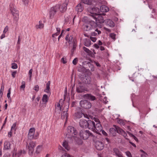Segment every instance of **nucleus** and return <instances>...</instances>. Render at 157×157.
Listing matches in <instances>:
<instances>
[{
	"label": "nucleus",
	"mask_w": 157,
	"mask_h": 157,
	"mask_svg": "<svg viewBox=\"0 0 157 157\" xmlns=\"http://www.w3.org/2000/svg\"><path fill=\"white\" fill-rule=\"evenodd\" d=\"M113 128H110L109 130V134L110 136H115L117 133L124 137L127 136V134L125 132L118 126L113 125Z\"/></svg>",
	"instance_id": "nucleus-1"
},
{
	"label": "nucleus",
	"mask_w": 157,
	"mask_h": 157,
	"mask_svg": "<svg viewBox=\"0 0 157 157\" xmlns=\"http://www.w3.org/2000/svg\"><path fill=\"white\" fill-rule=\"evenodd\" d=\"M67 137H78V135L76 129L71 126H68L65 134Z\"/></svg>",
	"instance_id": "nucleus-2"
},
{
	"label": "nucleus",
	"mask_w": 157,
	"mask_h": 157,
	"mask_svg": "<svg viewBox=\"0 0 157 157\" xmlns=\"http://www.w3.org/2000/svg\"><path fill=\"white\" fill-rule=\"evenodd\" d=\"M97 26L96 23L94 21H91L83 24V29L84 31H88L92 29H95Z\"/></svg>",
	"instance_id": "nucleus-3"
},
{
	"label": "nucleus",
	"mask_w": 157,
	"mask_h": 157,
	"mask_svg": "<svg viewBox=\"0 0 157 157\" xmlns=\"http://www.w3.org/2000/svg\"><path fill=\"white\" fill-rule=\"evenodd\" d=\"M29 149V154L30 155H32L34 151V148L36 146L35 142L33 141L30 138H28L27 141Z\"/></svg>",
	"instance_id": "nucleus-4"
},
{
	"label": "nucleus",
	"mask_w": 157,
	"mask_h": 157,
	"mask_svg": "<svg viewBox=\"0 0 157 157\" xmlns=\"http://www.w3.org/2000/svg\"><path fill=\"white\" fill-rule=\"evenodd\" d=\"M10 8L11 12L14 17V19L17 21L19 18L18 11L16 9L15 7L13 4L10 5Z\"/></svg>",
	"instance_id": "nucleus-5"
},
{
	"label": "nucleus",
	"mask_w": 157,
	"mask_h": 157,
	"mask_svg": "<svg viewBox=\"0 0 157 157\" xmlns=\"http://www.w3.org/2000/svg\"><path fill=\"white\" fill-rule=\"evenodd\" d=\"M69 0H65L64 2L62 5L60 4H58L56 5L59 6V7L58 9V11H59L60 12L64 13L67 10V6L69 3Z\"/></svg>",
	"instance_id": "nucleus-6"
},
{
	"label": "nucleus",
	"mask_w": 157,
	"mask_h": 157,
	"mask_svg": "<svg viewBox=\"0 0 157 157\" xmlns=\"http://www.w3.org/2000/svg\"><path fill=\"white\" fill-rule=\"evenodd\" d=\"M69 103H67V104L64 106V110L61 114V118L62 119H65V124L66 123L67 120L68 114L67 112L68 111V109L69 108Z\"/></svg>",
	"instance_id": "nucleus-7"
},
{
	"label": "nucleus",
	"mask_w": 157,
	"mask_h": 157,
	"mask_svg": "<svg viewBox=\"0 0 157 157\" xmlns=\"http://www.w3.org/2000/svg\"><path fill=\"white\" fill-rule=\"evenodd\" d=\"M80 104L81 107L86 109H89L92 107L91 103L86 100L81 101L80 102Z\"/></svg>",
	"instance_id": "nucleus-8"
},
{
	"label": "nucleus",
	"mask_w": 157,
	"mask_h": 157,
	"mask_svg": "<svg viewBox=\"0 0 157 157\" xmlns=\"http://www.w3.org/2000/svg\"><path fill=\"white\" fill-rule=\"evenodd\" d=\"M80 137H89L90 136H93L92 134L90 132L89 130H81L79 134Z\"/></svg>",
	"instance_id": "nucleus-9"
},
{
	"label": "nucleus",
	"mask_w": 157,
	"mask_h": 157,
	"mask_svg": "<svg viewBox=\"0 0 157 157\" xmlns=\"http://www.w3.org/2000/svg\"><path fill=\"white\" fill-rule=\"evenodd\" d=\"M93 18L96 21L98 22L102 23L105 22V21L104 20L103 17L100 14H93Z\"/></svg>",
	"instance_id": "nucleus-10"
},
{
	"label": "nucleus",
	"mask_w": 157,
	"mask_h": 157,
	"mask_svg": "<svg viewBox=\"0 0 157 157\" xmlns=\"http://www.w3.org/2000/svg\"><path fill=\"white\" fill-rule=\"evenodd\" d=\"M59 7V5H56L51 8L49 13L50 18H52L53 17L54 15L58 11V9Z\"/></svg>",
	"instance_id": "nucleus-11"
},
{
	"label": "nucleus",
	"mask_w": 157,
	"mask_h": 157,
	"mask_svg": "<svg viewBox=\"0 0 157 157\" xmlns=\"http://www.w3.org/2000/svg\"><path fill=\"white\" fill-rule=\"evenodd\" d=\"M86 89L84 86L82 85L79 83L78 85L77 86L76 88V91L78 93L84 92L85 91H87Z\"/></svg>",
	"instance_id": "nucleus-12"
},
{
	"label": "nucleus",
	"mask_w": 157,
	"mask_h": 157,
	"mask_svg": "<svg viewBox=\"0 0 157 157\" xmlns=\"http://www.w3.org/2000/svg\"><path fill=\"white\" fill-rule=\"evenodd\" d=\"M83 97L85 99L91 101H94L96 100L95 97L92 95L91 94H87L83 96Z\"/></svg>",
	"instance_id": "nucleus-13"
},
{
	"label": "nucleus",
	"mask_w": 157,
	"mask_h": 157,
	"mask_svg": "<svg viewBox=\"0 0 157 157\" xmlns=\"http://www.w3.org/2000/svg\"><path fill=\"white\" fill-rule=\"evenodd\" d=\"M95 146L98 150H101L104 148V145L101 142L97 141L95 142Z\"/></svg>",
	"instance_id": "nucleus-14"
},
{
	"label": "nucleus",
	"mask_w": 157,
	"mask_h": 157,
	"mask_svg": "<svg viewBox=\"0 0 157 157\" xmlns=\"http://www.w3.org/2000/svg\"><path fill=\"white\" fill-rule=\"evenodd\" d=\"M102 127L101 125L99 123H97L96 124H95L94 128L93 130H95L97 133L98 134H100L99 132L101 131L102 130Z\"/></svg>",
	"instance_id": "nucleus-15"
},
{
	"label": "nucleus",
	"mask_w": 157,
	"mask_h": 157,
	"mask_svg": "<svg viewBox=\"0 0 157 157\" xmlns=\"http://www.w3.org/2000/svg\"><path fill=\"white\" fill-rule=\"evenodd\" d=\"M79 125L80 127L83 128H87L88 123V121L85 120H81L79 122Z\"/></svg>",
	"instance_id": "nucleus-16"
},
{
	"label": "nucleus",
	"mask_w": 157,
	"mask_h": 157,
	"mask_svg": "<svg viewBox=\"0 0 157 157\" xmlns=\"http://www.w3.org/2000/svg\"><path fill=\"white\" fill-rule=\"evenodd\" d=\"M88 123L87 128L89 129H92L93 130L95 126V122L93 121L90 120H88Z\"/></svg>",
	"instance_id": "nucleus-17"
},
{
	"label": "nucleus",
	"mask_w": 157,
	"mask_h": 157,
	"mask_svg": "<svg viewBox=\"0 0 157 157\" xmlns=\"http://www.w3.org/2000/svg\"><path fill=\"white\" fill-rule=\"evenodd\" d=\"M113 153L118 157H124L122 152L117 148L113 149Z\"/></svg>",
	"instance_id": "nucleus-18"
},
{
	"label": "nucleus",
	"mask_w": 157,
	"mask_h": 157,
	"mask_svg": "<svg viewBox=\"0 0 157 157\" xmlns=\"http://www.w3.org/2000/svg\"><path fill=\"white\" fill-rule=\"evenodd\" d=\"M105 23L109 27H113L114 26L115 24L114 22L111 20L107 19L105 21Z\"/></svg>",
	"instance_id": "nucleus-19"
},
{
	"label": "nucleus",
	"mask_w": 157,
	"mask_h": 157,
	"mask_svg": "<svg viewBox=\"0 0 157 157\" xmlns=\"http://www.w3.org/2000/svg\"><path fill=\"white\" fill-rule=\"evenodd\" d=\"M68 42L69 43V44H76V40L73 38V36L72 35L70 36L69 37Z\"/></svg>",
	"instance_id": "nucleus-20"
},
{
	"label": "nucleus",
	"mask_w": 157,
	"mask_h": 157,
	"mask_svg": "<svg viewBox=\"0 0 157 157\" xmlns=\"http://www.w3.org/2000/svg\"><path fill=\"white\" fill-rule=\"evenodd\" d=\"M85 80L83 81V82L88 84L91 83V80L90 77L89 76H86L84 77Z\"/></svg>",
	"instance_id": "nucleus-21"
},
{
	"label": "nucleus",
	"mask_w": 157,
	"mask_h": 157,
	"mask_svg": "<svg viewBox=\"0 0 157 157\" xmlns=\"http://www.w3.org/2000/svg\"><path fill=\"white\" fill-rule=\"evenodd\" d=\"M84 9L83 6L82 5L81 3L78 4L76 6L75 8V10L78 12H82Z\"/></svg>",
	"instance_id": "nucleus-22"
},
{
	"label": "nucleus",
	"mask_w": 157,
	"mask_h": 157,
	"mask_svg": "<svg viewBox=\"0 0 157 157\" xmlns=\"http://www.w3.org/2000/svg\"><path fill=\"white\" fill-rule=\"evenodd\" d=\"M87 10L90 13V15L92 17L93 14V13L95 14H97L96 13L94 12L95 11V8H94V7H89L87 8Z\"/></svg>",
	"instance_id": "nucleus-23"
},
{
	"label": "nucleus",
	"mask_w": 157,
	"mask_h": 157,
	"mask_svg": "<svg viewBox=\"0 0 157 157\" xmlns=\"http://www.w3.org/2000/svg\"><path fill=\"white\" fill-rule=\"evenodd\" d=\"M100 10L102 12H107L109 10V8L105 6H101L100 7Z\"/></svg>",
	"instance_id": "nucleus-24"
},
{
	"label": "nucleus",
	"mask_w": 157,
	"mask_h": 157,
	"mask_svg": "<svg viewBox=\"0 0 157 157\" xmlns=\"http://www.w3.org/2000/svg\"><path fill=\"white\" fill-rule=\"evenodd\" d=\"M50 81H48L47 83L46 84V88L45 90H44V92L48 93H50Z\"/></svg>",
	"instance_id": "nucleus-25"
},
{
	"label": "nucleus",
	"mask_w": 157,
	"mask_h": 157,
	"mask_svg": "<svg viewBox=\"0 0 157 157\" xmlns=\"http://www.w3.org/2000/svg\"><path fill=\"white\" fill-rule=\"evenodd\" d=\"M78 71L81 72H84L86 71V69L83 66L80 65L78 67Z\"/></svg>",
	"instance_id": "nucleus-26"
},
{
	"label": "nucleus",
	"mask_w": 157,
	"mask_h": 157,
	"mask_svg": "<svg viewBox=\"0 0 157 157\" xmlns=\"http://www.w3.org/2000/svg\"><path fill=\"white\" fill-rule=\"evenodd\" d=\"M35 128H31L29 130L28 136L29 137H31L34 135L35 132Z\"/></svg>",
	"instance_id": "nucleus-27"
},
{
	"label": "nucleus",
	"mask_w": 157,
	"mask_h": 157,
	"mask_svg": "<svg viewBox=\"0 0 157 157\" xmlns=\"http://www.w3.org/2000/svg\"><path fill=\"white\" fill-rule=\"evenodd\" d=\"M44 27V24L42 23V22L41 21H39V24L36 25V29H42Z\"/></svg>",
	"instance_id": "nucleus-28"
},
{
	"label": "nucleus",
	"mask_w": 157,
	"mask_h": 157,
	"mask_svg": "<svg viewBox=\"0 0 157 157\" xmlns=\"http://www.w3.org/2000/svg\"><path fill=\"white\" fill-rule=\"evenodd\" d=\"M56 29L57 31V32L54 34H53L52 35V37L53 38L55 37L56 36H58L59 34L60 31V29L59 28H56Z\"/></svg>",
	"instance_id": "nucleus-29"
},
{
	"label": "nucleus",
	"mask_w": 157,
	"mask_h": 157,
	"mask_svg": "<svg viewBox=\"0 0 157 157\" xmlns=\"http://www.w3.org/2000/svg\"><path fill=\"white\" fill-rule=\"evenodd\" d=\"M4 148L6 150H8L10 148V144L9 142H6L4 143Z\"/></svg>",
	"instance_id": "nucleus-30"
},
{
	"label": "nucleus",
	"mask_w": 157,
	"mask_h": 157,
	"mask_svg": "<svg viewBox=\"0 0 157 157\" xmlns=\"http://www.w3.org/2000/svg\"><path fill=\"white\" fill-rule=\"evenodd\" d=\"M62 145L67 150H68L69 149V147L68 145V142L66 141H65L63 143Z\"/></svg>",
	"instance_id": "nucleus-31"
},
{
	"label": "nucleus",
	"mask_w": 157,
	"mask_h": 157,
	"mask_svg": "<svg viewBox=\"0 0 157 157\" xmlns=\"http://www.w3.org/2000/svg\"><path fill=\"white\" fill-rule=\"evenodd\" d=\"M76 143L78 145L82 144V141L80 138H75Z\"/></svg>",
	"instance_id": "nucleus-32"
},
{
	"label": "nucleus",
	"mask_w": 157,
	"mask_h": 157,
	"mask_svg": "<svg viewBox=\"0 0 157 157\" xmlns=\"http://www.w3.org/2000/svg\"><path fill=\"white\" fill-rule=\"evenodd\" d=\"M82 2L85 4L91 5L92 3L91 0H81Z\"/></svg>",
	"instance_id": "nucleus-33"
},
{
	"label": "nucleus",
	"mask_w": 157,
	"mask_h": 157,
	"mask_svg": "<svg viewBox=\"0 0 157 157\" xmlns=\"http://www.w3.org/2000/svg\"><path fill=\"white\" fill-rule=\"evenodd\" d=\"M42 101L43 102H45V103H46L48 101V97L46 94H44L43 95L42 98Z\"/></svg>",
	"instance_id": "nucleus-34"
},
{
	"label": "nucleus",
	"mask_w": 157,
	"mask_h": 157,
	"mask_svg": "<svg viewBox=\"0 0 157 157\" xmlns=\"http://www.w3.org/2000/svg\"><path fill=\"white\" fill-rule=\"evenodd\" d=\"M91 45V41L90 40H86L84 42V45L86 47H89Z\"/></svg>",
	"instance_id": "nucleus-35"
},
{
	"label": "nucleus",
	"mask_w": 157,
	"mask_h": 157,
	"mask_svg": "<svg viewBox=\"0 0 157 157\" xmlns=\"http://www.w3.org/2000/svg\"><path fill=\"white\" fill-rule=\"evenodd\" d=\"M63 100L62 99H61L59 100V103H57V105H56L57 107L59 108V109L60 110H61V106H60V104H62V103L63 102Z\"/></svg>",
	"instance_id": "nucleus-36"
},
{
	"label": "nucleus",
	"mask_w": 157,
	"mask_h": 157,
	"mask_svg": "<svg viewBox=\"0 0 157 157\" xmlns=\"http://www.w3.org/2000/svg\"><path fill=\"white\" fill-rule=\"evenodd\" d=\"M42 146L39 145L38 146L37 148L36 151V153H39L42 150Z\"/></svg>",
	"instance_id": "nucleus-37"
},
{
	"label": "nucleus",
	"mask_w": 157,
	"mask_h": 157,
	"mask_svg": "<svg viewBox=\"0 0 157 157\" xmlns=\"http://www.w3.org/2000/svg\"><path fill=\"white\" fill-rule=\"evenodd\" d=\"M83 49L88 54H91L92 52L89 49L85 47H83Z\"/></svg>",
	"instance_id": "nucleus-38"
},
{
	"label": "nucleus",
	"mask_w": 157,
	"mask_h": 157,
	"mask_svg": "<svg viewBox=\"0 0 157 157\" xmlns=\"http://www.w3.org/2000/svg\"><path fill=\"white\" fill-rule=\"evenodd\" d=\"M76 44H74L73 45L72 49L71 50V53L72 55L74 53V51L76 49Z\"/></svg>",
	"instance_id": "nucleus-39"
},
{
	"label": "nucleus",
	"mask_w": 157,
	"mask_h": 157,
	"mask_svg": "<svg viewBox=\"0 0 157 157\" xmlns=\"http://www.w3.org/2000/svg\"><path fill=\"white\" fill-rule=\"evenodd\" d=\"M117 122L119 124H120L121 125H124L125 124V123L124 121L121 119H118Z\"/></svg>",
	"instance_id": "nucleus-40"
},
{
	"label": "nucleus",
	"mask_w": 157,
	"mask_h": 157,
	"mask_svg": "<svg viewBox=\"0 0 157 157\" xmlns=\"http://www.w3.org/2000/svg\"><path fill=\"white\" fill-rule=\"evenodd\" d=\"M83 114L82 113L77 112L76 114V117L78 118H80L82 117Z\"/></svg>",
	"instance_id": "nucleus-41"
},
{
	"label": "nucleus",
	"mask_w": 157,
	"mask_h": 157,
	"mask_svg": "<svg viewBox=\"0 0 157 157\" xmlns=\"http://www.w3.org/2000/svg\"><path fill=\"white\" fill-rule=\"evenodd\" d=\"M11 68L13 69H16L17 68V64L14 63H12Z\"/></svg>",
	"instance_id": "nucleus-42"
},
{
	"label": "nucleus",
	"mask_w": 157,
	"mask_h": 157,
	"mask_svg": "<svg viewBox=\"0 0 157 157\" xmlns=\"http://www.w3.org/2000/svg\"><path fill=\"white\" fill-rule=\"evenodd\" d=\"M16 123H14L11 127V131H15V127L16 126Z\"/></svg>",
	"instance_id": "nucleus-43"
},
{
	"label": "nucleus",
	"mask_w": 157,
	"mask_h": 157,
	"mask_svg": "<svg viewBox=\"0 0 157 157\" xmlns=\"http://www.w3.org/2000/svg\"><path fill=\"white\" fill-rule=\"evenodd\" d=\"M21 85L20 86V88L21 89H23V90L25 87V81H22L21 82Z\"/></svg>",
	"instance_id": "nucleus-44"
},
{
	"label": "nucleus",
	"mask_w": 157,
	"mask_h": 157,
	"mask_svg": "<svg viewBox=\"0 0 157 157\" xmlns=\"http://www.w3.org/2000/svg\"><path fill=\"white\" fill-rule=\"evenodd\" d=\"M10 89L11 88H10L8 91V93L7 94V97L9 99L11 100V98L10 97Z\"/></svg>",
	"instance_id": "nucleus-45"
},
{
	"label": "nucleus",
	"mask_w": 157,
	"mask_h": 157,
	"mask_svg": "<svg viewBox=\"0 0 157 157\" xmlns=\"http://www.w3.org/2000/svg\"><path fill=\"white\" fill-rule=\"evenodd\" d=\"M116 35L113 33H111L110 34V36L113 40H114L115 39Z\"/></svg>",
	"instance_id": "nucleus-46"
},
{
	"label": "nucleus",
	"mask_w": 157,
	"mask_h": 157,
	"mask_svg": "<svg viewBox=\"0 0 157 157\" xmlns=\"http://www.w3.org/2000/svg\"><path fill=\"white\" fill-rule=\"evenodd\" d=\"M97 27L95 29H94L95 30V32H97L98 33V35H99L101 33V32L100 30H98V29L97 28Z\"/></svg>",
	"instance_id": "nucleus-47"
},
{
	"label": "nucleus",
	"mask_w": 157,
	"mask_h": 157,
	"mask_svg": "<svg viewBox=\"0 0 157 157\" xmlns=\"http://www.w3.org/2000/svg\"><path fill=\"white\" fill-rule=\"evenodd\" d=\"M22 151L21 150H20L19 152L15 154V155L17 156L18 157L20 156L22 153Z\"/></svg>",
	"instance_id": "nucleus-48"
},
{
	"label": "nucleus",
	"mask_w": 157,
	"mask_h": 157,
	"mask_svg": "<svg viewBox=\"0 0 157 157\" xmlns=\"http://www.w3.org/2000/svg\"><path fill=\"white\" fill-rule=\"evenodd\" d=\"M4 85H2L1 87V89L0 90V94L2 96V95L3 94V92L4 90Z\"/></svg>",
	"instance_id": "nucleus-49"
},
{
	"label": "nucleus",
	"mask_w": 157,
	"mask_h": 157,
	"mask_svg": "<svg viewBox=\"0 0 157 157\" xmlns=\"http://www.w3.org/2000/svg\"><path fill=\"white\" fill-rule=\"evenodd\" d=\"M79 75L80 80L82 81V82H83V81H84V80H85L84 75Z\"/></svg>",
	"instance_id": "nucleus-50"
},
{
	"label": "nucleus",
	"mask_w": 157,
	"mask_h": 157,
	"mask_svg": "<svg viewBox=\"0 0 157 157\" xmlns=\"http://www.w3.org/2000/svg\"><path fill=\"white\" fill-rule=\"evenodd\" d=\"M78 61V59L77 58H75L73 61L72 63L74 65H76Z\"/></svg>",
	"instance_id": "nucleus-51"
},
{
	"label": "nucleus",
	"mask_w": 157,
	"mask_h": 157,
	"mask_svg": "<svg viewBox=\"0 0 157 157\" xmlns=\"http://www.w3.org/2000/svg\"><path fill=\"white\" fill-rule=\"evenodd\" d=\"M126 155L128 157H132L131 153L129 151H127L125 152Z\"/></svg>",
	"instance_id": "nucleus-52"
},
{
	"label": "nucleus",
	"mask_w": 157,
	"mask_h": 157,
	"mask_svg": "<svg viewBox=\"0 0 157 157\" xmlns=\"http://www.w3.org/2000/svg\"><path fill=\"white\" fill-rule=\"evenodd\" d=\"M33 90L36 91H38L39 90V86L38 85L35 86L33 88Z\"/></svg>",
	"instance_id": "nucleus-53"
},
{
	"label": "nucleus",
	"mask_w": 157,
	"mask_h": 157,
	"mask_svg": "<svg viewBox=\"0 0 157 157\" xmlns=\"http://www.w3.org/2000/svg\"><path fill=\"white\" fill-rule=\"evenodd\" d=\"M17 73V72L16 71L12 72L11 74L12 77L13 78H15Z\"/></svg>",
	"instance_id": "nucleus-54"
},
{
	"label": "nucleus",
	"mask_w": 157,
	"mask_h": 157,
	"mask_svg": "<svg viewBox=\"0 0 157 157\" xmlns=\"http://www.w3.org/2000/svg\"><path fill=\"white\" fill-rule=\"evenodd\" d=\"M61 62L64 64L66 63H67L66 59L63 57L61 59Z\"/></svg>",
	"instance_id": "nucleus-55"
},
{
	"label": "nucleus",
	"mask_w": 157,
	"mask_h": 157,
	"mask_svg": "<svg viewBox=\"0 0 157 157\" xmlns=\"http://www.w3.org/2000/svg\"><path fill=\"white\" fill-rule=\"evenodd\" d=\"M8 27L7 26H6L4 29L3 30V33H6V32L8 31Z\"/></svg>",
	"instance_id": "nucleus-56"
},
{
	"label": "nucleus",
	"mask_w": 157,
	"mask_h": 157,
	"mask_svg": "<svg viewBox=\"0 0 157 157\" xmlns=\"http://www.w3.org/2000/svg\"><path fill=\"white\" fill-rule=\"evenodd\" d=\"M90 39L91 41L94 42L96 41V38L95 37H90Z\"/></svg>",
	"instance_id": "nucleus-57"
},
{
	"label": "nucleus",
	"mask_w": 157,
	"mask_h": 157,
	"mask_svg": "<svg viewBox=\"0 0 157 157\" xmlns=\"http://www.w3.org/2000/svg\"><path fill=\"white\" fill-rule=\"evenodd\" d=\"M127 133L128 134V135H129V136L132 137H135V138L136 137L133 134H132V133H131L130 132H127Z\"/></svg>",
	"instance_id": "nucleus-58"
},
{
	"label": "nucleus",
	"mask_w": 157,
	"mask_h": 157,
	"mask_svg": "<svg viewBox=\"0 0 157 157\" xmlns=\"http://www.w3.org/2000/svg\"><path fill=\"white\" fill-rule=\"evenodd\" d=\"M98 34V33H96L94 31V32H93L91 33V36H95L97 35Z\"/></svg>",
	"instance_id": "nucleus-59"
},
{
	"label": "nucleus",
	"mask_w": 157,
	"mask_h": 157,
	"mask_svg": "<svg viewBox=\"0 0 157 157\" xmlns=\"http://www.w3.org/2000/svg\"><path fill=\"white\" fill-rule=\"evenodd\" d=\"M29 0H22L23 2H24L25 5H26L28 4Z\"/></svg>",
	"instance_id": "nucleus-60"
},
{
	"label": "nucleus",
	"mask_w": 157,
	"mask_h": 157,
	"mask_svg": "<svg viewBox=\"0 0 157 157\" xmlns=\"http://www.w3.org/2000/svg\"><path fill=\"white\" fill-rule=\"evenodd\" d=\"M102 133V134L105 136H107V134L103 130H101Z\"/></svg>",
	"instance_id": "nucleus-61"
},
{
	"label": "nucleus",
	"mask_w": 157,
	"mask_h": 157,
	"mask_svg": "<svg viewBox=\"0 0 157 157\" xmlns=\"http://www.w3.org/2000/svg\"><path fill=\"white\" fill-rule=\"evenodd\" d=\"M61 157H71L69 154H64L62 155Z\"/></svg>",
	"instance_id": "nucleus-62"
},
{
	"label": "nucleus",
	"mask_w": 157,
	"mask_h": 157,
	"mask_svg": "<svg viewBox=\"0 0 157 157\" xmlns=\"http://www.w3.org/2000/svg\"><path fill=\"white\" fill-rule=\"evenodd\" d=\"M94 63L96 64L97 67H100V64L98 62H96L95 61H94Z\"/></svg>",
	"instance_id": "nucleus-63"
},
{
	"label": "nucleus",
	"mask_w": 157,
	"mask_h": 157,
	"mask_svg": "<svg viewBox=\"0 0 157 157\" xmlns=\"http://www.w3.org/2000/svg\"><path fill=\"white\" fill-rule=\"evenodd\" d=\"M94 46L97 49H98L100 47L99 45L98 44H94Z\"/></svg>",
	"instance_id": "nucleus-64"
}]
</instances>
